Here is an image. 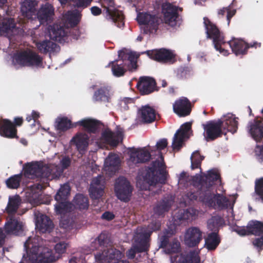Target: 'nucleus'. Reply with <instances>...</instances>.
<instances>
[{
    "label": "nucleus",
    "mask_w": 263,
    "mask_h": 263,
    "mask_svg": "<svg viewBox=\"0 0 263 263\" xmlns=\"http://www.w3.org/2000/svg\"><path fill=\"white\" fill-rule=\"evenodd\" d=\"M168 142L166 139H162L156 143L157 149L160 160H156L152 161L151 166L148 167L145 176L143 177V182L145 185H140V189L142 190H146L149 186L155 185L158 183L165 184L167 179L168 173L166 171V165L164 163V158L161 152L167 146Z\"/></svg>",
    "instance_id": "obj_1"
},
{
    "label": "nucleus",
    "mask_w": 263,
    "mask_h": 263,
    "mask_svg": "<svg viewBox=\"0 0 263 263\" xmlns=\"http://www.w3.org/2000/svg\"><path fill=\"white\" fill-rule=\"evenodd\" d=\"M237 119L238 118L231 115L222 120H211L203 124L205 140L207 142L213 141L226 135L227 132L235 133L238 129Z\"/></svg>",
    "instance_id": "obj_2"
},
{
    "label": "nucleus",
    "mask_w": 263,
    "mask_h": 263,
    "mask_svg": "<svg viewBox=\"0 0 263 263\" xmlns=\"http://www.w3.org/2000/svg\"><path fill=\"white\" fill-rule=\"evenodd\" d=\"M137 58L133 52H118V59L109 63L113 75L116 77L123 76L127 71L135 70L137 68Z\"/></svg>",
    "instance_id": "obj_3"
},
{
    "label": "nucleus",
    "mask_w": 263,
    "mask_h": 263,
    "mask_svg": "<svg viewBox=\"0 0 263 263\" xmlns=\"http://www.w3.org/2000/svg\"><path fill=\"white\" fill-rule=\"evenodd\" d=\"M28 260L32 263H50L52 262L51 251L40 246L36 239L29 237L24 243Z\"/></svg>",
    "instance_id": "obj_4"
},
{
    "label": "nucleus",
    "mask_w": 263,
    "mask_h": 263,
    "mask_svg": "<svg viewBox=\"0 0 263 263\" xmlns=\"http://www.w3.org/2000/svg\"><path fill=\"white\" fill-rule=\"evenodd\" d=\"M42 58L30 49L21 51L13 55V62L21 67H39L42 64Z\"/></svg>",
    "instance_id": "obj_5"
},
{
    "label": "nucleus",
    "mask_w": 263,
    "mask_h": 263,
    "mask_svg": "<svg viewBox=\"0 0 263 263\" xmlns=\"http://www.w3.org/2000/svg\"><path fill=\"white\" fill-rule=\"evenodd\" d=\"M200 198L203 203L215 210H222L229 207H233L234 203H231L229 198L222 194H214V191L207 193H201Z\"/></svg>",
    "instance_id": "obj_6"
},
{
    "label": "nucleus",
    "mask_w": 263,
    "mask_h": 263,
    "mask_svg": "<svg viewBox=\"0 0 263 263\" xmlns=\"http://www.w3.org/2000/svg\"><path fill=\"white\" fill-rule=\"evenodd\" d=\"M203 23L206 30V37L213 41V44L215 49L219 51L221 53H225L227 50L222 48V45H224L226 42L224 41V37L218 27L213 24L210 20L205 17L203 18Z\"/></svg>",
    "instance_id": "obj_7"
},
{
    "label": "nucleus",
    "mask_w": 263,
    "mask_h": 263,
    "mask_svg": "<svg viewBox=\"0 0 263 263\" xmlns=\"http://www.w3.org/2000/svg\"><path fill=\"white\" fill-rule=\"evenodd\" d=\"M219 179H220V174L216 169L213 168L209 170L206 174L194 176L192 180L193 182H198L199 185L201 186V194L213 191V185Z\"/></svg>",
    "instance_id": "obj_8"
},
{
    "label": "nucleus",
    "mask_w": 263,
    "mask_h": 263,
    "mask_svg": "<svg viewBox=\"0 0 263 263\" xmlns=\"http://www.w3.org/2000/svg\"><path fill=\"white\" fill-rule=\"evenodd\" d=\"M51 173V170L49 166L43 165L37 162L28 163L24 166V175L30 179L48 178Z\"/></svg>",
    "instance_id": "obj_9"
},
{
    "label": "nucleus",
    "mask_w": 263,
    "mask_h": 263,
    "mask_svg": "<svg viewBox=\"0 0 263 263\" xmlns=\"http://www.w3.org/2000/svg\"><path fill=\"white\" fill-rule=\"evenodd\" d=\"M151 233L140 232L137 234L136 244L127 251L126 255L128 259H134L137 253L147 252L149 248V238Z\"/></svg>",
    "instance_id": "obj_10"
},
{
    "label": "nucleus",
    "mask_w": 263,
    "mask_h": 263,
    "mask_svg": "<svg viewBox=\"0 0 263 263\" xmlns=\"http://www.w3.org/2000/svg\"><path fill=\"white\" fill-rule=\"evenodd\" d=\"M133 187L124 177H120L116 181L115 191L117 197L121 201L127 202L131 198Z\"/></svg>",
    "instance_id": "obj_11"
},
{
    "label": "nucleus",
    "mask_w": 263,
    "mask_h": 263,
    "mask_svg": "<svg viewBox=\"0 0 263 263\" xmlns=\"http://www.w3.org/2000/svg\"><path fill=\"white\" fill-rule=\"evenodd\" d=\"M145 53L151 59L162 64H173L176 61L174 52L165 48L148 50Z\"/></svg>",
    "instance_id": "obj_12"
},
{
    "label": "nucleus",
    "mask_w": 263,
    "mask_h": 263,
    "mask_svg": "<svg viewBox=\"0 0 263 263\" xmlns=\"http://www.w3.org/2000/svg\"><path fill=\"white\" fill-rule=\"evenodd\" d=\"M101 3L110 20L115 23L118 22L117 26L119 27L124 26V16L121 11L115 8L114 1L101 0Z\"/></svg>",
    "instance_id": "obj_13"
},
{
    "label": "nucleus",
    "mask_w": 263,
    "mask_h": 263,
    "mask_svg": "<svg viewBox=\"0 0 263 263\" xmlns=\"http://www.w3.org/2000/svg\"><path fill=\"white\" fill-rule=\"evenodd\" d=\"M137 21L141 25H145L149 28V31H156L158 26L161 22V19L156 15L147 12H139L137 14Z\"/></svg>",
    "instance_id": "obj_14"
},
{
    "label": "nucleus",
    "mask_w": 263,
    "mask_h": 263,
    "mask_svg": "<svg viewBox=\"0 0 263 263\" xmlns=\"http://www.w3.org/2000/svg\"><path fill=\"white\" fill-rule=\"evenodd\" d=\"M161 12L166 24L171 26L176 25L177 19L179 17L177 7L169 2L163 3L161 5Z\"/></svg>",
    "instance_id": "obj_15"
},
{
    "label": "nucleus",
    "mask_w": 263,
    "mask_h": 263,
    "mask_svg": "<svg viewBox=\"0 0 263 263\" xmlns=\"http://www.w3.org/2000/svg\"><path fill=\"white\" fill-rule=\"evenodd\" d=\"M247 128L251 136L256 142H259L263 139L262 117H257L253 120L249 121Z\"/></svg>",
    "instance_id": "obj_16"
},
{
    "label": "nucleus",
    "mask_w": 263,
    "mask_h": 263,
    "mask_svg": "<svg viewBox=\"0 0 263 263\" xmlns=\"http://www.w3.org/2000/svg\"><path fill=\"white\" fill-rule=\"evenodd\" d=\"M202 239V232L197 227L188 228L184 234V243L190 248L198 246Z\"/></svg>",
    "instance_id": "obj_17"
},
{
    "label": "nucleus",
    "mask_w": 263,
    "mask_h": 263,
    "mask_svg": "<svg viewBox=\"0 0 263 263\" xmlns=\"http://www.w3.org/2000/svg\"><path fill=\"white\" fill-rule=\"evenodd\" d=\"M191 128L192 123L185 122L176 132L172 142V147L173 150H179L181 148L183 140L187 136V133L191 130Z\"/></svg>",
    "instance_id": "obj_18"
},
{
    "label": "nucleus",
    "mask_w": 263,
    "mask_h": 263,
    "mask_svg": "<svg viewBox=\"0 0 263 263\" xmlns=\"http://www.w3.org/2000/svg\"><path fill=\"white\" fill-rule=\"evenodd\" d=\"M174 112L180 117L189 116L191 112V104L185 97H181L175 101L173 105Z\"/></svg>",
    "instance_id": "obj_19"
},
{
    "label": "nucleus",
    "mask_w": 263,
    "mask_h": 263,
    "mask_svg": "<svg viewBox=\"0 0 263 263\" xmlns=\"http://www.w3.org/2000/svg\"><path fill=\"white\" fill-rule=\"evenodd\" d=\"M137 88L142 95H149L156 90V82L153 78L141 77L137 82Z\"/></svg>",
    "instance_id": "obj_20"
},
{
    "label": "nucleus",
    "mask_w": 263,
    "mask_h": 263,
    "mask_svg": "<svg viewBox=\"0 0 263 263\" xmlns=\"http://www.w3.org/2000/svg\"><path fill=\"white\" fill-rule=\"evenodd\" d=\"M129 160L134 164L143 163L148 161L151 157L150 153L145 148L130 149Z\"/></svg>",
    "instance_id": "obj_21"
},
{
    "label": "nucleus",
    "mask_w": 263,
    "mask_h": 263,
    "mask_svg": "<svg viewBox=\"0 0 263 263\" xmlns=\"http://www.w3.org/2000/svg\"><path fill=\"white\" fill-rule=\"evenodd\" d=\"M17 130L13 125V122L8 119L0 120V135L2 137L13 139L18 138Z\"/></svg>",
    "instance_id": "obj_22"
},
{
    "label": "nucleus",
    "mask_w": 263,
    "mask_h": 263,
    "mask_svg": "<svg viewBox=\"0 0 263 263\" xmlns=\"http://www.w3.org/2000/svg\"><path fill=\"white\" fill-rule=\"evenodd\" d=\"M5 230L8 234L20 235L23 232V223L15 216H10L5 224Z\"/></svg>",
    "instance_id": "obj_23"
},
{
    "label": "nucleus",
    "mask_w": 263,
    "mask_h": 263,
    "mask_svg": "<svg viewBox=\"0 0 263 263\" xmlns=\"http://www.w3.org/2000/svg\"><path fill=\"white\" fill-rule=\"evenodd\" d=\"M44 186L40 183H35L30 186L28 191L26 193L27 201L33 205L40 204L41 203V191Z\"/></svg>",
    "instance_id": "obj_24"
},
{
    "label": "nucleus",
    "mask_w": 263,
    "mask_h": 263,
    "mask_svg": "<svg viewBox=\"0 0 263 263\" xmlns=\"http://www.w3.org/2000/svg\"><path fill=\"white\" fill-rule=\"evenodd\" d=\"M138 116L143 123H151L156 119V110L149 105L142 106L138 110Z\"/></svg>",
    "instance_id": "obj_25"
},
{
    "label": "nucleus",
    "mask_w": 263,
    "mask_h": 263,
    "mask_svg": "<svg viewBox=\"0 0 263 263\" xmlns=\"http://www.w3.org/2000/svg\"><path fill=\"white\" fill-rule=\"evenodd\" d=\"M54 12L53 6L49 3H46L41 6L36 14L40 22L43 23L50 21L54 15Z\"/></svg>",
    "instance_id": "obj_26"
},
{
    "label": "nucleus",
    "mask_w": 263,
    "mask_h": 263,
    "mask_svg": "<svg viewBox=\"0 0 263 263\" xmlns=\"http://www.w3.org/2000/svg\"><path fill=\"white\" fill-rule=\"evenodd\" d=\"M227 43L231 48L232 51L236 55H243L246 54L249 49V46L242 40L233 38L228 41Z\"/></svg>",
    "instance_id": "obj_27"
},
{
    "label": "nucleus",
    "mask_w": 263,
    "mask_h": 263,
    "mask_svg": "<svg viewBox=\"0 0 263 263\" xmlns=\"http://www.w3.org/2000/svg\"><path fill=\"white\" fill-rule=\"evenodd\" d=\"M120 164V160L117 155L109 154L105 160L104 170L111 176L118 170Z\"/></svg>",
    "instance_id": "obj_28"
},
{
    "label": "nucleus",
    "mask_w": 263,
    "mask_h": 263,
    "mask_svg": "<svg viewBox=\"0 0 263 263\" xmlns=\"http://www.w3.org/2000/svg\"><path fill=\"white\" fill-rule=\"evenodd\" d=\"M37 5L36 0H24L21 4V10L22 15L28 18H32L36 13V7Z\"/></svg>",
    "instance_id": "obj_29"
},
{
    "label": "nucleus",
    "mask_w": 263,
    "mask_h": 263,
    "mask_svg": "<svg viewBox=\"0 0 263 263\" xmlns=\"http://www.w3.org/2000/svg\"><path fill=\"white\" fill-rule=\"evenodd\" d=\"M120 132L114 133L109 129H105L102 134V140L112 147H116L119 143V140L122 137Z\"/></svg>",
    "instance_id": "obj_30"
},
{
    "label": "nucleus",
    "mask_w": 263,
    "mask_h": 263,
    "mask_svg": "<svg viewBox=\"0 0 263 263\" xmlns=\"http://www.w3.org/2000/svg\"><path fill=\"white\" fill-rule=\"evenodd\" d=\"M39 51L43 54L51 53L56 51L59 46L49 40H44L34 42Z\"/></svg>",
    "instance_id": "obj_31"
},
{
    "label": "nucleus",
    "mask_w": 263,
    "mask_h": 263,
    "mask_svg": "<svg viewBox=\"0 0 263 263\" xmlns=\"http://www.w3.org/2000/svg\"><path fill=\"white\" fill-rule=\"evenodd\" d=\"M173 203V200L171 197H164L154 208V213L159 216H163L165 213L169 211Z\"/></svg>",
    "instance_id": "obj_32"
},
{
    "label": "nucleus",
    "mask_w": 263,
    "mask_h": 263,
    "mask_svg": "<svg viewBox=\"0 0 263 263\" xmlns=\"http://www.w3.org/2000/svg\"><path fill=\"white\" fill-rule=\"evenodd\" d=\"M76 124L82 126L89 134H96L101 125L100 121L92 119H83L76 122Z\"/></svg>",
    "instance_id": "obj_33"
},
{
    "label": "nucleus",
    "mask_w": 263,
    "mask_h": 263,
    "mask_svg": "<svg viewBox=\"0 0 263 263\" xmlns=\"http://www.w3.org/2000/svg\"><path fill=\"white\" fill-rule=\"evenodd\" d=\"M67 32L64 27L54 24L49 30L50 38L57 42L62 43L65 41Z\"/></svg>",
    "instance_id": "obj_34"
},
{
    "label": "nucleus",
    "mask_w": 263,
    "mask_h": 263,
    "mask_svg": "<svg viewBox=\"0 0 263 263\" xmlns=\"http://www.w3.org/2000/svg\"><path fill=\"white\" fill-rule=\"evenodd\" d=\"M89 138L83 133L77 134L71 140L70 142L76 145L79 151H85L88 145Z\"/></svg>",
    "instance_id": "obj_35"
},
{
    "label": "nucleus",
    "mask_w": 263,
    "mask_h": 263,
    "mask_svg": "<svg viewBox=\"0 0 263 263\" xmlns=\"http://www.w3.org/2000/svg\"><path fill=\"white\" fill-rule=\"evenodd\" d=\"M77 126L76 123L72 124L70 120L66 117L58 118L55 122V127L59 133L65 132L70 128L76 127Z\"/></svg>",
    "instance_id": "obj_36"
},
{
    "label": "nucleus",
    "mask_w": 263,
    "mask_h": 263,
    "mask_svg": "<svg viewBox=\"0 0 263 263\" xmlns=\"http://www.w3.org/2000/svg\"><path fill=\"white\" fill-rule=\"evenodd\" d=\"M37 226L42 233L50 232L53 228V224L49 217L42 215L37 220Z\"/></svg>",
    "instance_id": "obj_37"
},
{
    "label": "nucleus",
    "mask_w": 263,
    "mask_h": 263,
    "mask_svg": "<svg viewBox=\"0 0 263 263\" xmlns=\"http://www.w3.org/2000/svg\"><path fill=\"white\" fill-rule=\"evenodd\" d=\"M206 248L210 251L215 250L220 242V238L218 233L211 232L208 234L205 239Z\"/></svg>",
    "instance_id": "obj_38"
},
{
    "label": "nucleus",
    "mask_w": 263,
    "mask_h": 263,
    "mask_svg": "<svg viewBox=\"0 0 263 263\" xmlns=\"http://www.w3.org/2000/svg\"><path fill=\"white\" fill-rule=\"evenodd\" d=\"M89 205L88 197L81 194H77L73 200L72 205L80 210H87Z\"/></svg>",
    "instance_id": "obj_39"
},
{
    "label": "nucleus",
    "mask_w": 263,
    "mask_h": 263,
    "mask_svg": "<svg viewBox=\"0 0 263 263\" xmlns=\"http://www.w3.org/2000/svg\"><path fill=\"white\" fill-rule=\"evenodd\" d=\"M109 89L106 86H102L95 91L92 97L95 102H109Z\"/></svg>",
    "instance_id": "obj_40"
},
{
    "label": "nucleus",
    "mask_w": 263,
    "mask_h": 263,
    "mask_svg": "<svg viewBox=\"0 0 263 263\" xmlns=\"http://www.w3.org/2000/svg\"><path fill=\"white\" fill-rule=\"evenodd\" d=\"M20 202V197L17 195L9 197L6 207V211L9 215L14 214L17 212Z\"/></svg>",
    "instance_id": "obj_41"
},
{
    "label": "nucleus",
    "mask_w": 263,
    "mask_h": 263,
    "mask_svg": "<svg viewBox=\"0 0 263 263\" xmlns=\"http://www.w3.org/2000/svg\"><path fill=\"white\" fill-rule=\"evenodd\" d=\"M72 204L65 200L58 201L55 204V211L57 215H64L70 213L72 209Z\"/></svg>",
    "instance_id": "obj_42"
},
{
    "label": "nucleus",
    "mask_w": 263,
    "mask_h": 263,
    "mask_svg": "<svg viewBox=\"0 0 263 263\" xmlns=\"http://www.w3.org/2000/svg\"><path fill=\"white\" fill-rule=\"evenodd\" d=\"M195 214V210L192 208L186 210H180L174 216V219L177 222L185 221L192 219Z\"/></svg>",
    "instance_id": "obj_43"
},
{
    "label": "nucleus",
    "mask_w": 263,
    "mask_h": 263,
    "mask_svg": "<svg viewBox=\"0 0 263 263\" xmlns=\"http://www.w3.org/2000/svg\"><path fill=\"white\" fill-rule=\"evenodd\" d=\"M223 222V219L218 216H212L208 221V229L212 232L218 233L220 227Z\"/></svg>",
    "instance_id": "obj_44"
},
{
    "label": "nucleus",
    "mask_w": 263,
    "mask_h": 263,
    "mask_svg": "<svg viewBox=\"0 0 263 263\" xmlns=\"http://www.w3.org/2000/svg\"><path fill=\"white\" fill-rule=\"evenodd\" d=\"M250 234L260 236L263 234V222L259 221H251L248 223Z\"/></svg>",
    "instance_id": "obj_45"
},
{
    "label": "nucleus",
    "mask_w": 263,
    "mask_h": 263,
    "mask_svg": "<svg viewBox=\"0 0 263 263\" xmlns=\"http://www.w3.org/2000/svg\"><path fill=\"white\" fill-rule=\"evenodd\" d=\"M22 174L21 173L13 175L9 177L6 181L7 186L9 189H16L18 188L20 186V183L22 179Z\"/></svg>",
    "instance_id": "obj_46"
},
{
    "label": "nucleus",
    "mask_w": 263,
    "mask_h": 263,
    "mask_svg": "<svg viewBox=\"0 0 263 263\" xmlns=\"http://www.w3.org/2000/svg\"><path fill=\"white\" fill-rule=\"evenodd\" d=\"M70 188L68 184H64L61 186L59 191L55 196V199L57 201L66 200L70 194Z\"/></svg>",
    "instance_id": "obj_47"
},
{
    "label": "nucleus",
    "mask_w": 263,
    "mask_h": 263,
    "mask_svg": "<svg viewBox=\"0 0 263 263\" xmlns=\"http://www.w3.org/2000/svg\"><path fill=\"white\" fill-rule=\"evenodd\" d=\"M15 26L12 19L9 18L4 20L0 25V33L2 35L9 34L12 32V30L15 28Z\"/></svg>",
    "instance_id": "obj_48"
},
{
    "label": "nucleus",
    "mask_w": 263,
    "mask_h": 263,
    "mask_svg": "<svg viewBox=\"0 0 263 263\" xmlns=\"http://www.w3.org/2000/svg\"><path fill=\"white\" fill-rule=\"evenodd\" d=\"M204 157L200 155L198 151L194 152L191 157V168L194 170L200 167L202 161L203 160Z\"/></svg>",
    "instance_id": "obj_49"
},
{
    "label": "nucleus",
    "mask_w": 263,
    "mask_h": 263,
    "mask_svg": "<svg viewBox=\"0 0 263 263\" xmlns=\"http://www.w3.org/2000/svg\"><path fill=\"white\" fill-rule=\"evenodd\" d=\"M104 186H90L89 193L92 199H99L104 194Z\"/></svg>",
    "instance_id": "obj_50"
},
{
    "label": "nucleus",
    "mask_w": 263,
    "mask_h": 263,
    "mask_svg": "<svg viewBox=\"0 0 263 263\" xmlns=\"http://www.w3.org/2000/svg\"><path fill=\"white\" fill-rule=\"evenodd\" d=\"M108 257V262L113 260L117 261L120 260L124 256L123 254L119 250L116 249H111L107 250Z\"/></svg>",
    "instance_id": "obj_51"
},
{
    "label": "nucleus",
    "mask_w": 263,
    "mask_h": 263,
    "mask_svg": "<svg viewBox=\"0 0 263 263\" xmlns=\"http://www.w3.org/2000/svg\"><path fill=\"white\" fill-rule=\"evenodd\" d=\"M64 17L71 26L74 27L77 26L79 22L78 13L73 12V11H68L65 14Z\"/></svg>",
    "instance_id": "obj_52"
},
{
    "label": "nucleus",
    "mask_w": 263,
    "mask_h": 263,
    "mask_svg": "<svg viewBox=\"0 0 263 263\" xmlns=\"http://www.w3.org/2000/svg\"><path fill=\"white\" fill-rule=\"evenodd\" d=\"M194 186L197 187V191L196 192H189L186 194V197L191 200H199L200 201L202 202L201 199L200 198V193H201V186L199 185L198 182H193Z\"/></svg>",
    "instance_id": "obj_53"
},
{
    "label": "nucleus",
    "mask_w": 263,
    "mask_h": 263,
    "mask_svg": "<svg viewBox=\"0 0 263 263\" xmlns=\"http://www.w3.org/2000/svg\"><path fill=\"white\" fill-rule=\"evenodd\" d=\"M200 258L198 253L195 251H192L182 257V262L193 263Z\"/></svg>",
    "instance_id": "obj_54"
},
{
    "label": "nucleus",
    "mask_w": 263,
    "mask_h": 263,
    "mask_svg": "<svg viewBox=\"0 0 263 263\" xmlns=\"http://www.w3.org/2000/svg\"><path fill=\"white\" fill-rule=\"evenodd\" d=\"M173 235L172 230H166L160 238V247L166 248L169 243V239Z\"/></svg>",
    "instance_id": "obj_55"
},
{
    "label": "nucleus",
    "mask_w": 263,
    "mask_h": 263,
    "mask_svg": "<svg viewBox=\"0 0 263 263\" xmlns=\"http://www.w3.org/2000/svg\"><path fill=\"white\" fill-rule=\"evenodd\" d=\"M255 193L263 201V177L255 181Z\"/></svg>",
    "instance_id": "obj_56"
},
{
    "label": "nucleus",
    "mask_w": 263,
    "mask_h": 263,
    "mask_svg": "<svg viewBox=\"0 0 263 263\" xmlns=\"http://www.w3.org/2000/svg\"><path fill=\"white\" fill-rule=\"evenodd\" d=\"M95 257L96 261L99 263L108 262L107 250H104L102 252H99L97 253Z\"/></svg>",
    "instance_id": "obj_57"
},
{
    "label": "nucleus",
    "mask_w": 263,
    "mask_h": 263,
    "mask_svg": "<svg viewBox=\"0 0 263 263\" xmlns=\"http://www.w3.org/2000/svg\"><path fill=\"white\" fill-rule=\"evenodd\" d=\"M180 250V245L178 241H173L169 246L166 251L169 254L178 253Z\"/></svg>",
    "instance_id": "obj_58"
},
{
    "label": "nucleus",
    "mask_w": 263,
    "mask_h": 263,
    "mask_svg": "<svg viewBox=\"0 0 263 263\" xmlns=\"http://www.w3.org/2000/svg\"><path fill=\"white\" fill-rule=\"evenodd\" d=\"M96 240L98 241L99 246L101 247H107V245L109 242V238H108L107 235L104 233H101Z\"/></svg>",
    "instance_id": "obj_59"
},
{
    "label": "nucleus",
    "mask_w": 263,
    "mask_h": 263,
    "mask_svg": "<svg viewBox=\"0 0 263 263\" xmlns=\"http://www.w3.org/2000/svg\"><path fill=\"white\" fill-rule=\"evenodd\" d=\"M255 156L258 161L263 163V145H256L254 149Z\"/></svg>",
    "instance_id": "obj_60"
},
{
    "label": "nucleus",
    "mask_w": 263,
    "mask_h": 263,
    "mask_svg": "<svg viewBox=\"0 0 263 263\" xmlns=\"http://www.w3.org/2000/svg\"><path fill=\"white\" fill-rule=\"evenodd\" d=\"M93 0H74V3L76 7L84 9L89 6Z\"/></svg>",
    "instance_id": "obj_61"
},
{
    "label": "nucleus",
    "mask_w": 263,
    "mask_h": 263,
    "mask_svg": "<svg viewBox=\"0 0 263 263\" xmlns=\"http://www.w3.org/2000/svg\"><path fill=\"white\" fill-rule=\"evenodd\" d=\"M67 243L64 241L57 243L54 247L55 252L59 254H62L66 252Z\"/></svg>",
    "instance_id": "obj_62"
},
{
    "label": "nucleus",
    "mask_w": 263,
    "mask_h": 263,
    "mask_svg": "<svg viewBox=\"0 0 263 263\" xmlns=\"http://www.w3.org/2000/svg\"><path fill=\"white\" fill-rule=\"evenodd\" d=\"M148 227L153 231H158L161 228V222L158 220H153L148 225Z\"/></svg>",
    "instance_id": "obj_63"
},
{
    "label": "nucleus",
    "mask_w": 263,
    "mask_h": 263,
    "mask_svg": "<svg viewBox=\"0 0 263 263\" xmlns=\"http://www.w3.org/2000/svg\"><path fill=\"white\" fill-rule=\"evenodd\" d=\"M260 237L255 239L253 241V244L260 250L263 249V234L260 235Z\"/></svg>",
    "instance_id": "obj_64"
}]
</instances>
